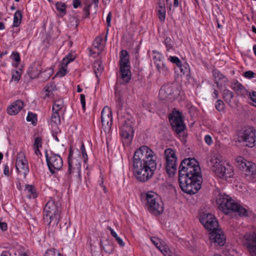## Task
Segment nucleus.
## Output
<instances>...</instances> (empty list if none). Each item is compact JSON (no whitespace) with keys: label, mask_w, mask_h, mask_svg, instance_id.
<instances>
[{"label":"nucleus","mask_w":256,"mask_h":256,"mask_svg":"<svg viewBox=\"0 0 256 256\" xmlns=\"http://www.w3.org/2000/svg\"><path fill=\"white\" fill-rule=\"evenodd\" d=\"M11 58L17 62H20V56L19 53L16 52H13L11 56Z\"/></svg>","instance_id":"nucleus-52"},{"label":"nucleus","mask_w":256,"mask_h":256,"mask_svg":"<svg viewBox=\"0 0 256 256\" xmlns=\"http://www.w3.org/2000/svg\"><path fill=\"white\" fill-rule=\"evenodd\" d=\"M178 182L180 188L185 193L195 194L200 189L202 182L201 169L194 158H185L181 162Z\"/></svg>","instance_id":"nucleus-2"},{"label":"nucleus","mask_w":256,"mask_h":256,"mask_svg":"<svg viewBox=\"0 0 256 256\" xmlns=\"http://www.w3.org/2000/svg\"><path fill=\"white\" fill-rule=\"evenodd\" d=\"M224 106L225 104L222 100H218L216 101L215 104V108L216 110L218 112H221L224 111Z\"/></svg>","instance_id":"nucleus-46"},{"label":"nucleus","mask_w":256,"mask_h":256,"mask_svg":"<svg viewBox=\"0 0 256 256\" xmlns=\"http://www.w3.org/2000/svg\"><path fill=\"white\" fill-rule=\"evenodd\" d=\"M212 169L216 175L220 178H227L232 177L234 174L233 167L222 162V157L220 155H216L210 160Z\"/></svg>","instance_id":"nucleus-5"},{"label":"nucleus","mask_w":256,"mask_h":256,"mask_svg":"<svg viewBox=\"0 0 256 256\" xmlns=\"http://www.w3.org/2000/svg\"><path fill=\"white\" fill-rule=\"evenodd\" d=\"M68 178L70 180V175L75 174L78 180L80 179L81 164L76 158H72V152L70 149L68 156Z\"/></svg>","instance_id":"nucleus-12"},{"label":"nucleus","mask_w":256,"mask_h":256,"mask_svg":"<svg viewBox=\"0 0 256 256\" xmlns=\"http://www.w3.org/2000/svg\"><path fill=\"white\" fill-rule=\"evenodd\" d=\"M34 148H41L42 146V138L41 137L38 136L34 140Z\"/></svg>","instance_id":"nucleus-50"},{"label":"nucleus","mask_w":256,"mask_h":256,"mask_svg":"<svg viewBox=\"0 0 256 256\" xmlns=\"http://www.w3.org/2000/svg\"><path fill=\"white\" fill-rule=\"evenodd\" d=\"M154 54H155L153 56V60L154 62L155 66L158 65V64H159L161 63V60H162V54L160 52H156L153 51Z\"/></svg>","instance_id":"nucleus-47"},{"label":"nucleus","mask_w":256,"mask_h":256,"mask_svg":"<svg viewBox=\"0 0 256 256\" xmlns=\"http://www.w3.org/2000/svg\"><path fill=\"white\" fill-rule=\"evenodd\" d=\"M80 151L82 154V156L84 158V162L86 163L88 160V155L85 148V146L83 142H82L80 146Z\"/></svg>","instance_id":"nucleus-48"},{"label":"nucleus","mask_w":256,"mask_h":256,"mask_svg":"<svg viewBox=\"0 0 256 256\" xmlns=\"http://www.w3.org/2000/svg\"><path fill=\"white\" fill-rule=\"evenodd\" d=\"M0 228L2 231H5L8 228L7 224L0 221Z\"/></svg>","instance_id":"nucleus-60"},{"label":"nucleus","mask_w":256,"mask_h":256,"mask_svg":"<svg viewBox=\"0 0 256 256\" xmlns=\"http://www.w3.org/2000/svg\"><path fill=\"white\" fill-rule=\"evenodd\" d=\"M80 102L82 106V109L83 110H86V100H85V96L84 94H80Z\"/></svg>","instance_id":"nucleus-55"},{"label":"nucleus","mask_w":256,"mask_h":256,"mask_svg":"<svg viewBox=\"0 0 256 256\" xmlns=\"http://www.w3.org/2000/svg\"><path fill=\"white\" fill-rule=\"evenodd\" d=\"M234 96V93L232 92L228 89L224 90L223 98L226 101L230 102Z\"/></svg>","instance_id":"nucleus-41"},{"label":"nucleus","mask_w":256,"mask_h":256,"mask_svg":"<svg viewBox=\"0 0 256 256\" xmlns=\"http://www.w3.org/2000/svg\"><path fill=\"white\" fill-rule=\"evenodd\" d=\"M254 103V106H256V92H252V94L248 91V94L246 95Z\"/></svg>","instance_id":"nucleus-51"},{"label":"nucleus","mask_w":256,"mask_h":256,"mask_svg":"<svg viewBox=\"0 0 256 256\" xmlns=\"http://www.w3.org/2000/svg\"><path fill=\"white\" fill-rule=\"evenodd\" d=\"M169 120L172 130L176 133L180 134L184 130L186 126L184 123L182 114L179 111H173L169 116Z\"/></svg>","instance_id":"nucleus-10"},{"label":"nucleus","mask_w":256,"mask_h":256,"mask_svg":"<svg viewBox=\"0 0 256 256\" xmlns=\"http://www.w3.org/2000/svg\"><path fill=\"white\" fill-rule=\"evenodd\" d=\"M150 240L155 246L165 256H170V251L166 242L162 239L155 236L150 238Z\"/></svg>","instance_id":"nucleus-20"},{"label":"nucleus","mask_w":256,"mask_h":256,"mask_svg":"<svg viewBox=\"0 0 256 256\" xmlns=\"http://www.w3.org/2000/svg\"><path fill=\"white\" fill-rule=\"evenodd\" d=\"M200 221L206 230H212L218 226V222L214 216L210 213H202L200 216Z\"/></svg>","instance_id":"nucleus-16"},{"label":"nucleus","mask_w":256,"mask_h":256,"mask_svg":"<svg viewBox=\"0 0 256 256\" xmlns=\"http://www.w3.org/2000/svg\"><path fill=\"white\" fill-rule=\"evenodd\" d=\"M157 14L160 20L163 22L164 21L166 15L164 0H158Z\"/></svg>","instance_id":"nucleus-29"},{"label":"nucleus","mask_w":256,"mask_h":256,"mask_svg":"<svg viewBox=\"0 0 256 256\" xmlns=\"http://www.w3.org/2000/svg\"><path fill=\"white\" fill-rule=\"evenodd\" d=\"M103 40L102 36H98L94 40L92 46L98 49V54H100L103 50L102 42Z\"/></svg>","instance_id":"nucleus-31"},{"label":"nucleus","mask_w":256,"mask_h":256,"mask_svg":"<svg viewBox=\"0 0 256 256\" xmlns=\"http://www.w3.org/2000/svg\"><path fill=\"white\" fill-rule=\"evenodd\" d=\"M44 256H56L54 250L50 249L46 250Z\"/></svg>","instance_id":"nucleus-58"},{"label":"nucleus","mask_w":256,"mask_h":256,"mask_svg":"<svg viewBox=\"0 0 256 256\" xmlns=\"http://www.w3.org/2000/svg\"><path fill=\"white\" fill-rule=\"evenodd\" d=\"M44 73H48V75L46 76V78H44V79L46 80H47L51 76V72L50 70H45L44 71Z\"/></svg>","instance_id":"nucleus-63"},{"label":"nucleus","mask_w":256,"mask_h":256,"mask_svg":"<svg viewBox=\"0 0 256 256\" xmlns=\"http://www.w3.org/2000/svg\"><path fill=\"white\" fill-rule=\"evenodd\" d=\"M107 229L110 232L112 236L116 238L119 245L120 246H124V242L117 235L116 233L114 231V230L110 226H107Z\"/></svg>","instance_id":"nucleus-39"},{"label":"nucleus","mask_w":256,"mask_h":256,"mask_svg":"<svg viewBox=\"0 0 256 256\" xmlns=\"http://www.w3.org/2000/svg\"><path fill=\"white\" fill-rule=\"evenodd\" d=\"M236 166L245 173L246 176H252L256 174V164L246 160L242 156L236 158Z\"/></svg>","instance_id":"nucleus-11"},{"label":"nucleus","mask_w":256,"mask_h":256,"mask_svg":"<svg viewBox=\"0 0 256 256\" xmlns=\"http://www.w3.org/2000/svg\"><path fill=\"white\" fill-rule=\"evenodd\" d=\"M4 174L5 176H9V167L8 164H6L4 166Z\"/></svg>","instance_id":"nucleus-62"},{"label":"nucleus","mask_w":256,"mask_h":256,"mask_svg":"<svg viewBox=\"0 0 256 256\" xmlns=\"http://www.w3.org/2000/svg\"><path fill=\"white\" fill-rule=\"evenodd\" d=\"M66 74V70L63 67L61 68L57 72V74L60 76H64Z\"/></svg>","instance_id":"nucleus-57"},{"label":"nucleus","mask_w":256,"mask_h":256,"mask_svg":"<svg viewBox=\"0 0 256 256\" xmlns=\"http://www.w3.org/2000/svg\"><path fill=\"white\" fill-rule=\"evenodd\" d=\"M42 68L40 61L34 62L29 67L28 73L32 78H37L42 72Z\"/></svg>","instance_id":"nucleus-22"},{"label":"nucleus","mask_w":256,"mask_h":256,"mask_svg":"<svg viewBox=\"0 0 256 256\" xmlns=\"http://www.w3.org/2000/svg\"><path fill=\"white\" fill-rule=\"evenodd\" d=\"M120 68H130L128 52L126 50H122L120 53Z\"/></svg>","instance_id":"nucleus-26"},{"label":"nucleus","mask_w":256,"mask_h":256,"mask_svg":"<svg viewBox=\"0 0 256 256\" xmlns=\"http://www.w3.org/2000/svg\"><path fill=\"white\" fill-rule=\"evenodd\" d=\"M115 94L117 115L118 117L122 118V116L121 115V111L123 106V102L120 91L117 89L115 90Z\"/></svg>","instance_id":"nucleus-30"},{"label":"nucleus","mask_w":256,"mask_h":256,"mask_svg":"<svg viewBox=\"0 0 256 256\" xmlns=\"http://www.w3.org/2000/svg\"><path fill=\"white\" fill-rule=\"evenodd\" d=\"M131 79L130 68H120V76L117 78L115 90H118L119 84H126Z\"/></svg>","instance_id":"nucleus-19"},{"label":"nucleus","mask_w":256,"mask_h":256,"mask_svg":"<svg viewBox=\"0 0 256 256\" xmlns=\"http://www.w3.org/2000/svg\"><path fill=\"white\" fill-rule=\"evenodd\" d=\"M166 160V168L169 175L174 174L177 170V157L176 152L172 148H168L164 150Z\"/></svg>","instance_id":"nucleus-8"},{"label":"nucleus","mask_w":256,"mask_h":256,"mask_svg":"<svg viewBox=\"0 0 256 256\" xmlns=\"http://www.w3.org/2000/svg\"><path fill=\"white\" fill-rule=\"evenodd\" d=\"M254 75H255V74L251 70L246 71L244 74V76L246 78H249V79L254 78Z\"/></svg>","instance_id":"nucleus-53"},{"label":"nucleus","mask_w":256,"mask_h":256,"mask_svg":"<svg viewBox=\"0 0 256 256\" xmlns=\"http://www.w3.org/2000/svg\"><path fill=\"white\" fill-rule=\"evenodd\" d=\"M91 4H90L84 7V18H87L90 16V7Z\"/></svg>","instance_id":"nucleus-54"},{"label":"nucleus","mask_w":256,"mask_h":256,"mask_svg":"<svg viewBox=\"0 0 256 256\" xmlns=\"http://www.w3.org/2000/svg\"><path fill=\"white\" fill-rule=\"evenodd\" d=\"M74 58H75L73 56V55L72 54L69 53L62 59V66H66L68 64L73 61Z\"/></svg>","instance_id":"nucleus-43"},{"label":"nucleus","mask_w":256,"mask_h":256,"mask_svg":"<svg viewBox=\"0 0 256 256\" xmlns=\"http://www.w3.org/2000/svg\"><path fill=\"white\" fill-rule=\"evenodd\" d=\"M173 84L171 82L164 84L159 92V96L160 99L166 100L171 98L174 93Z\"/></svg>","instance_id":"nucleus-21"},{"label":"nucleus","mask_w":256,"mask_h":256,"mask_svg":"<svg viewBox=\"0 0 256 256\" xmlns=\"http://www.w3.org/2000/svg\"><path fill=\"white\" fill-rule=\"evenodd\" d=\"M166 50L167 51H170L174 49V42L168 36L166 37L164 40Z\"/></svg>","instance_id":"nucleus-38"},{"label":"nucleus","mask_w":256,"mask_h":256,"mask_svg":"<svg viewBox=\"0 0 256 256\" xmlns=\"http://www.w3.org/2000/svg\"><path fill=\"white\" fill-rule=\"evenodd\" d=\"M256 130L254 127H246L238 135L239 140L245 143L246 146L252 148L256 142Z\"/></svg>","instance_id":"nucleus-9"},{"label":"nucleus","mask_w":256,"mask_h":256,"mask_svg":"<svg viewBox=\"0 0 256 256\" xmlns=\"http://www.w3.org/2000/svg\"><path fill=\"white\" fill-rule=\"evenodd\" d=\"M56 8L57 10L64 15L66 14V6L62 2H58L56 4Z\"/></svg>","instance_id":"nucleus-45"},{"label":"nucleus","mask_w":256,"mask_h":256,"mask_svg":"<svg viewBox=\"0 0 256 256\" xmlns=\"http://www.w3.org/2000/svg\"><path fill=\"white\" fill-rule=\"evenodd\" d=\"M212 76L214 80L215 84L217 87L220 88L222 87V84L228 82V78L218 70H214Z\"/></svg>","instance_id":"nucleus-23"},{"label":"nucleus","mask_w":256,"mask_h":256,"mask_svg":"<svg viewBox=\"0 0 256 256\" xmlns=\"http://www.w3.org/2000/svg\"><path fill=\"white\" fill-rule=\"evenodd\" d=\"M101 122L104 130H110L112 122V112L108 106H104L101 112Z\"/></svg>","instance_id":"nucleus-17"},{"label":"nucleus","mask_w":256,"mask_h":256,"mask_svg":"<svg viewBox=\"0 0 256 256\" xmlns=\"http://www.w3.org/2000/svg\"><path fill=\"white\" fill-rule=\"evenodd\" d=\"M23 107L24 102L22 100H16L8 108V114L12 116L16 115L19 112L22 108Z\"/></svg>","instance_id":"nucleus-25"},{"label":"nucleus","mask_w":256,"mask_h":256,"mask_svg":"<svg viewBox=\"0 0 256 256\" xmlns=\"http://www.w3.org/2000/svg\"><path fill=\"white\" fill-rule=\"evenodd\" d=\"M72 19L75 21L76 22V27H78L79 24V20L78 18L75 16L72 18Z\"/></svg>","instance_id":"nucleus-64"},{"label":"nucleus","mask_w":256,"mask_h":256,"mask_svg":"<svg viewBox=\"0 0 256 256\" xmlns=\"http://www.w3.org/2000/svg\"><path fill=\"white\" fill-rule=\"evenodd\" d=\"M101 248L107 254H111L114 250V246L108 240H106L104 244H102Z\"/></svg>","instance_id":"nucleus-34"},{"label":"nucleus","mask_w":256,"mask_h":256,"mask_svg":"<svg viewBox=\"0 0 256 256\" xmlns=\"http://www.w3.org/2000/svg\"><path fill=\"white\" fill-rule=\"evenodd\" d=\"M148 211L155 216L160 215L164 210L163 202L154 192H148L146 194Z\"/></svg>","instance_id":"nucleus-6"},{"label":"nucleus","mask_w":256,"mask_h":256,"mask_svg":"<svg viewBox=\"0 0 256 256\" xmlns=\"http://www.w3.org/2000/svg\"><path fill=\"white\" fill-rule=\"evenodd\" d=\"M25 190L28 194L30 198H35L38 196L36 189L35 187L32 185H26Z\"/></svg>","instance_id":"nucleus-33"},{"label":"nucleus","mask_w":256,"mask_h":256,"mask_svg":"<svg viewBox=\"0 0 256 256\" xmlns=\"http://www.w3.org/2000/svg\"><path fill=\"white\" fill-rule=\"evenodd\" d=\"M12 79L16 82H18L20 80V74L18 70H16L15 74H12Z\"/></svg>","instance_id":"nucleus-59"},{"label":"nucleus","mask_w":256,"mask_h":256,"mask_svg":"<svg viewBox=\"0 0 256 256\" xmlns=\"http://www.w3.org/2000/svg\"><path fill=\"white\" fill-rule=\"evenodd\" d=\"M158 72L164 76L168 74L170 71L168 68V67L166 66V64L161 62L158 65L156 66Z\"/></svg>","instance_id":"nucleus-35"},{"label":"nucleus","mask_w":256,"mask_h":256,"mask_svg":"<svg viewBox=\"0 0 256 256\" xmlns=\"http://www.w3.org/2000/svg\"><path fill=\"white\" fill-rule=\"evenodd\" d=\"M231 88L238 96L245 97L248 94V90L236 80H232Z\"/></svg>","instance_id":"nucleus-24"},{"label":"nucleus","mask_w":256,"mask_h":256,"mask_svg":"<svg viewBox=\"0 0 256 256\" xmlns=\"http://www.w3.org/2000/svg\"><path fill=\"white\" fill-rule=\"evenodd\" d=\"M64 236L65 237H73L75 234L74 228L70 226V222H66L64 226H60Z\"/></svg>","instance_id":"nucleus-28"},{"label":"nucleus","mask_w":256,"mask_h":256,"mask_svg":"<svg viewBox=\"0 0 256 256\" xmlns=\"http://www.w3.org/2000/svg\"><path fill=\"white\" fill-rule=\"evenodd\" d=\"M130 122H132L129 118H128V120L125 121L120 132L122 142L126 144H130L134 134V130Z\"/></svg>","instance_id":"nucleus-13"},{"label":"nucleus","mask_w":256,"mask_h":256,"mask_svg":"<svg viewBox=\"0 0 256 256\" xmlns=\"http://www.w3.org/2000/svg\"><path fill=\"white\" fill-rule=\"evenodd\" d=\"M157 155L148 146H142L134 153L131 166L136 179L146 182L151 178L156 169Z\"/></svg>","instance_id":"nucleus-1"},{"label":"nucleus","mask_w":256,"mask_h":256,"mask_svg":"<svg viewBox=\"0 0 256 256\" xmlns=\"http://www.w3.org/2000/svg\"><path fill=\"white\" fill-rule=\"evenodd\" d=\"M16 170L19 174L25 178L29 172L28 160L24 154L20 152L18 154L16 163Z\"/></svg>","instance_id":"nucleus-15"},{"label":"nucleus","mask_w":256,"mask_h":256,"mask_svg":"<svg viewBox=\"0 0 256 256\" xmlns=\"http://www.w3.org/2000/svg\"><path fill=\"white\" fill-rule=\"evenodd\" d=\"M22 20V14L21 11L16 10L14 14L12 27H18L21 24Z\"/></svg>","instance_id":"nucleus-32"},{"label":"nucleus","mask_w":256,"mask_h":256,"mask_svg":"<svg viewBox=\"0 0 256 256\" xmlns=\"http://www.w3.org/2000/svg\"><path fill=\"white\" fill-rule=\"evenodd\" d=\"M168 60L172 63L176 64L180 68L181 72L184 73V70L182 68V62L178 57L176 56H170Z\"/></svg>","instance_id":"nucleus-37"},{"label":"nucleus","mask_w":256,"mask_h":256,"mask_svg":"<svg viewBox=\"0 0 256 256\" xmlns=\"http://www.w3.org/2000/svg\"><path fill=\"white\" fill-rule=\"evenodd\" d=\"M64 106V102L62 100H58L54 102L52 107V112H58Z\"/></svg>","instance_id":"nucleus-40"},{"label":"nucleus","mask_w":256,"mask_h":256,"mask_svg":"<svg viewBox=\"0 0 256 256\" xmlns=\"http://www.w3.org/2000/svg\"><path fill=\"white\" fill-rule=\"evenodd\" d=\"M81 5V2L80 0H74L73 6L74 8H78Z\"/></svg>","instance_id":"nucleus-61"},{"label":"nucleus","mask_w":256,"mask_h":256,"mask_svg":"<svg viewBox=\"0 0 256 256\" xmlns=\"http://www.w3.org/2000/svg\"><path fill=\"white\" fill-rule=\"evenodd\" d=\"M112 12H110L107 16L106 20L108 29H107V32H106V37H105L106 40L107 35L108 34V27L110 26V22H111V20H112Z\"/></svg>","instance_id":"nucleus-49"},{"label":"nucleus","mask_w":256,"mask_h":256,"mask_svg":"<svg viewBox=\"0 0 256 256\" xmlns=\"http://www.w3.org/2000/svg\"><path fill=\"white\" fill-rule=\"evenodd\" d=\"M61 210V204L58 200L51 199L45 205L43 220L45 224L48 226V234L50 236H53L55 234L60 220Z\"/></svg>","instance_id":"nucleus-3"},{"label":"nucleus","mask_w":256,"mask_h":256,"mask_svg":"<svg viewBox=\"0 0 256 256\" xmlns=\"http://www.w3.org/2000/svg\"><path fill=\"white\" fill-rule=\"evenodd\" d=\"M28 122H32L34 126H36L37 123V115L32 112H28L26 117Z\"/></svg>","instance_id":"nucleus-44"},{"label":"nucleus","mask_w":256,"mask_h":256,"mask_svg":"<svg viewBox=\"0 0 256 256\" xmlns=\"http://www.w3.org/2000/svg\"><path fill=\"white\" fill-rule=\"evenodd\" d=\"M204 141H205L206 143L208 146L211 145L213 142L211 136H210L208 134L205 136Z\"/></svg>","instance_id":"nucleus-56"},{"label":"nucleus","mask_w":256,"mask_h":256,"mask_svg":"<svg viewBox=\"0 0 256 256\" xmlns=\"http://www.w3.org/2000/svg\"><path fill=\"white\" fill-rule=\"evenodd\" d=\"M210 239L216 246H223L226 242V237L221 230L216 228L210 233Z\"/></svg>","instance_id":"nucleus-18"},{"label":"nucleus","mask_w":256,"mask_h":256,"mask_svg":"<svg viewBox=\"0 0 256 256\" xmlns=\"http://www.w3.org/2000/svg\"><path fill=\"white\" fill-rule=\"evenodd\" d=\"M242 244L251 256H256V233L246 234L242 239Z\"/></svg>","instance_id":"nucleus-14"},{"label":"nucleus","mask_w":256,"mask_h":256,"mask_svg":"<svg viewBox=\"0 0 256 256\" xmlns=\"http://www.w3.org/2000/svg\"><path fill=\"white\" fill-rule=\"evenodd\" d=\"M51 122L56 125H58L60 123V118L58 112H53L51 116Z\"/></svg>","instance_id":"nucleus-42"},{"label":"nucleus","mask_w":256,"mask_h":256,"mask_svg":"<svg viewBox=\"0 0 256 256\" xmlns=\"http://www.w3.org/2000/svg\"><path fill=\"white\" fill-rule=\"evenodd\" d=\"M46 162L50 172L54 174L60 170L63 166V161L60 156L51 152L48 155V150H45Z\"/></svg>","instance_id":"nucleus-7"},{"label":"nucleus","mask_w":256,"mask_h":256,"mask_svg":"<svg viewBox=\"0 0 256 256\" xmlns=\"http://www.w3.org/2000/svg\"><path fill=\"white\" fill-rule=\"evenodd\" d=\"M93 69L97 78L100 76L104 68L101 64L98 61H95L93 64Z\"/></svg>","instance_id":"nucleus-36"},{"label":"nucleus","mask_w":256,"mask_h":256,"mask_svg":"<svg viewBox=\"0 0 256 256\" xmlns=\"http://www.w3.org/2000/svg\"><path fill=\"white\" fill-rule=\"evenodd\" d=\"M56 88V86L53 82L48 84L43 89L42 95L44 99L52 98V92Z\"/></svg>","instance_id":"nucleus-27"},{"label":"nucleus","mask_w":256,"mask_h":256,"mask_svg":"<svg viewBox=\"0 0 256 256\" xmlns=\"http://www.w3.org/2000/svg\"><path fill=\"white\" fill-rule=\"evenodd\" d=\"M216 202L218 205L219 209L226 214L234 212H237L240 216H248L246 209L235 202L231 197L225 194L220 193L216 198Z\"/></svg>","instance_id":"nucleus-4"}]
</instances>
